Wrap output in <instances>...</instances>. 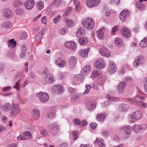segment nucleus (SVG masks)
Segmentation results:
<instances>
[{"label": "nucleus", "mask_w": 147, "mask_h": 147, "mask_svg": "<svg viewBox=\"0 0 147 147\" xmlns=\"http://www.w3.org/2000/svg\"><path fill=\"white\" fill-rule=\"evenodd\" d=\"M13 4L14 6L18 7L20 5H22L23 3L21 1L18 0H16L14 1Z\"/></svg>", "instance_id": "79ce46f5"}, {"label": "nucleus", "mask_w": 147, "mask_h": 147, "mask_svg": "<svg viewBox=\"0 0 147 147\" xmlns=\"http://www.w3.org/2000/svg\"><path fill=\"white\" fill-rule=\"evenodd\" d=\"M85 34V30L82 27H79L77 28L76 33V36L78 38H81L84 36Z\"/></svg>", "instance_id": "a211bd4d"}, {"label": "nucleus", "mask_w": 147, "mask_h": 147, "mask_svg": "<svg viewBox=\"0 0 147 147\" xmlns=\"http://www.w3.org/2000/svg\"><path fill=\"white\" fill-rule=\"evenodd\" d=\"M55 65L60 67H64L66 65V61L60 57L56 58L55 59Z\"/></svg>", "instance_id": "1a4fd4ad"}, {"label": "nucleus", "mask_w": 147, "mask_h": 147, "mask_svg": "<svg viewBox=\"0 0 147 147\" xmlns=\"http://www.w3.org/2000/svg\"><path fill=\"white\" fill-rule=\"evenodd\" d=\"M16 42L13 39L10 40L8 42V45L9 46H11V47L14 48L15 47L16 45Z\"/></svg>", "instance_id": "ea45409f"}, {"label": "nucleus", "mask_w": 147, "mask_h": 147, "mask_svg": "<svg viewBox=\"0 0 147 147\" xmlns=\"http://www.w3.org/2000/svg\"><path fill=\"white\" fill-rule=\"evenodd\" d=\"M139 45L142 48L146 47L147 46V40L143 39L140 42Z\"/></svg>", "instance_id": "f704fd0d"}, {"label": "nucleus", "mask_w": 147, "mask_h": 147, "mask_svg": "<svg viewBox=\"0 0 147 147\" xmlns=\"http://www.w3.org/2000/svg\"><path fill=\"white\" fill-rule=\"evenodd\" d=\"M11 107V104L7 102L3 105H1V109L4 112H7L10 110Z\"/></svg>", "instance_id": "412c9836"}, {"label": "nucleus", "mask_w": 147, "mask_h": 147, "mask_svg": "<svg viewBox=\"0 0 147 147\" xmlns=\"http://www.w3.org/2000/svg\"><path fill=\"white\" fill-rule=\"evenodd\" d=\"M146 125L145 124H142L141 126L138 124H135L133 126V128L134 131L138 134L142 133L146 128Z\"/></svg>", "instance_id": "0eeeda50"}, {"label": "nucleus", "mask_w": 147, "mask_h": 147, "mask_svg": "<svg viewBox=\"0 0 147 147\" xmlns=\"http://www.w3.org/2000/svg\"><path fill=\"white\" fill-rule=\"evenodd\" d=\"M21 110L19 105L17 104L12 103L10 111V115L13 117L18 115L20 112Z\"/></svg>", "instance_id": "20e7f679"}, {"label": "nucleus", "mask_w": 147, "mask_h": 147, "mask_svg": "<svg viewBox=\"0 0 147 147\" xmlns=\"http://www.w3.org/2000/svg\"><path fill=\"white\" fill-rule=\"evenodd\" d=\"M144 62L143 57L140 56L136 57L133 63V66L137 67L139 65H142Z\"/></svg>", "instance_id": "9d476101"}, {"label": "nucleus", "mask_w": 147, "mask_h": 147, "mask_svg": "<svg viewBox=\"0 0 147 147\" xmlns=\"http://www.w3.org/2000/svg\"><path fill=\"white\" fill-rule=\"evenodd\" d=\"M84 79L83 76L81 74L75 75L73 78L72 84L74 85L79 84L80 83L82 82Z\"/></svg>", "instance_id": "7ed1b4c3"}, {"label": "nucleus", "mask_w": 147, "mask_h": 147, "mask_svg": "<svg viewBox=\"0 0 147 147\" xmlns=\"http://www.w3.org/2000/svg\"><path fill=\"white\" fill-rule=\"evenodd\" d=\"M36 95L38 97L40 101L42 102H45L49 99V95L46 93L40 92L37 93Z\"/></svg>", "instance_id": "39448f33"}, {"label": "nucleus", "mask_w": 147, "mask_h": 147, "mask_svg": "<svg viewBox=\"0 0 147 147\" xmlns=\"http://www.w3.org/2000/svg\"><path fill=\"white\" fill-rule=\"evenodd\" d=\"M142 93L140 92H138L136 96L135 97V98H139L140 99L142 100H144L145 98L144 97L141 96H140V94Z\"/></svg>", "instance_id": "5fc2aeb1"}, {"label": "nucleus", "mask_w": 147, "mask_h": 147, "mask_svg": "<svg viewBox=\"0 0 147 147\" xmlns=\"http://www.w3.org/2000/svg\"><path fill=\"white\" fill-rule=\"evenodd\" d=\"M60 18L61 16L60 15H59L57 16L53 19V22L55 24L57 23L59 21Z\"/></svg>", "instance_id": "864d4df0"}, {"label": "nucleus", "mask_w": 147, "mask_h": 147, "mask_svg": "<svg viewBox=\"0 0 147 147\" xmlns=\"http://www.w3.org/2000/svg\"><path fill=\"white\" fill-rule=\"evenodd\" d=\"M36 5L38 9L40 11L43 8L44 3L42 1H40L36 3Z\"/></svg>", "instance_id": "72a5a7b5"}, {"label": "nucleus", "mask_w": 147, "mask_h": 147, "mask_svg": "<svg viewBox=\"0 0 147 147\" xmlns=\"http://www.w3.org/2000/svg\"><path fill=\"white\" fill-rule=\"evenodd\" d=\"M99 50L100 54L101 56L107 57L110 56V51L105 47H102L100 48Z\"/></svg>", "instance_id": "2eb2a0df"}, {"label": "nucleus", "mask_w": 147, "mask_h": 147, "mask_svg": "<svg viewBox=\"0 0 147 147\" xmlns=\"http://www.w3.org/2000/svg\"><path fill=\"white\" fill-rule=\"evenodd\" d=\"M88 42V40L86 38H83L79 39V42L81 45H85Z\"/></svg>", "instance_id": "4c0bfd02"}, {"label": "nucleus", "mask_w": 147, "mask_h": 147, "mask_svg": "<svg viewBox=\"0 0 147 147\" xmlns=\"http://www.w3.org/2000/svg\"><path fill=\"white\" fill-rule=\"evenodd\" d=\"M90 49V48L88 47L85 49H82L79 51V53L83 57H87Z\"/></svg>", "instance_id": "b1692460"}, {"label": "nucleus", "mask_w": 147, "mask_h": 147, "mask_svg": "<svg viewBox=\"0 0 147 147\" xmlns=\"http://www.w3.org/2000/svg\"><path fill=\"white\" fill-rule=\"evenodd\" d=\"M16 13L18 15H21L23 13L24 10L22 8L17 9L15 11Z\"/></svg>", "instance_id": "8fccbe9b"}, {"label": "nucleus", "mask_w": 147, "mask_h": 147, "mask_svg": "<svg viewBox=\"0 0 147 147\" xmlns=\"http://www.w3.org/2000/svg\"><path fill=\"white\" fill-rule=\"evenodd\" d=\"M127 84V83L125 82H121L120 83L118 86L117 88L119 92H123L125 86Z\"/></svg>", "instance_id": "cd10ccee"}, {"label": "nucleus", "mask_w": 147, "mask_h": 147, "mask_svg": "<svg viewBox=\"0 0 147 147\" xmlns=\"http://www.w3.org/2000/svg\"><path fill=\"white\" fill-rule=\"evenodd\" d=\"M28 36L27 33L26 32H23L22 34L21 38L23 40L26 38Z\"/></svg>", "instance_id": "680f3d73"}, {"label": "nucleus", "mask_w": 147, "mask_h": 147, "mask_svg": "<svg viewBox=\"0 0 147 147\" xmlns=\"http://www.w3.org/2000/svg\"><path fill=\"white\" fill-rule=\"evenodd\" d=\"M67 29L65 28H63L59 30V34L63 35L65 34L67 32Z\"/></svg>", "instance_id": "09e8293b"}, {"label": "nucleus", "mask_w": 147, "mask_h": 147, "mask_svg": "<svg viewBox=\"0 0 147 147\" xmlns=\"http://www.w3.org/2000/svg\"><path fill=\"white\" fill-rule=\"evenodd\" d=\"M62 2V0H54L50 5V7L51 6L59 7L61 5Z\"/></svg>", "instance_id": "c85d7f7f"}, {"label": "nucleus", "mask_w": 147, "mask_h": 147, "mask_svg": "<svg viewBox=\"0 0 147 147\" xmlns=\"http://www.w3.org/2000/svg\"><path fill=\"white\" fill-rule=\"evenodd\" d=\"M102 135L105 136H108L109 135V133L108 131H104L102 132Z\"/></svg>", "instance_id": "69168bd1"}, {"label": "nucleus", "mask_w": 147, "mask_h": 147, "mask_svg": "<svg viewBox=\"0 0 147 147\" xmlns=\"http://www.w3.org/2000/svg\"><path fill=\"white\" fill-rule=\"evenodd\" d=\"M107 98H108V99L112 101H116L119 100V98H114L109 96H108L107 97Z\"/></svg>", "instance_id": "6e6d98bb"}, {"label": "nucleus", "mask_w": 147, "mask_h": 147, "mask_svg": "<svg viewBox=\"0 0 147 147\" xmlns=\"http://www.w3.org/2000/svg\"><path fill=\"white\" fill-rule=\"evenodd\" d=\"M53 89L54 92L58 94H61L64 91L63 87L61 84L55 85L53 86Z\"/></svg>", "instance_id": "ddd939ff"}, {"label": "nucleus", "mask_w": 147, "mask_h": 147, "mask_svg": "<svg viewBox=\"0 0 147 147\" xmlns=\"http://www.w3.org/2000/svg\"><path fill=\"white\" fill-rule=\"evenodd\" d=\"M82 26L87 29L90 30L92 28L94 25V20L91 18H86L82 20Z\"/></svg>", "instance_id": "f257e3e1"}, {"label": "nucleus", "mask_w": 147, "mask_h": 147, "mask_svg": "<svg viewBox=\"0 0 147 147\" xmlns=\"http://www.w3.org/2000/svg\"><path fill=\"white\" fill-rule=\"evenodd\" d=\"M45 80L48 83H52L55 81V78L51 74H47L45 78Z\"/></svg>", "instance_id": "5701e85b"}, {"label": "nucleus", "mask_w": 147, "mask_h": 147, "mask_svg": "<svg viewBox=\"0 0 147 147\" xmlns=\"http://www.w3.org/2000/svg\"><path fill=\"white\" fill-rule=\"evenodd\" d=\"M7 129L5 127L0 125V135H4Z\"/></svg>", "instance_id": "a19ab883"}, {"label": "nucleus", "mask_w": 147, "mask_h": 147, "mask_svg": "<svg viewBox=\"0 0 147 147\" xmlns=\"http://www.w3.org/2000/svg\"><path fill=\"white\" fill-rule=\"evenodd\" d=\"M77 60V59L73 56H71L69 58V65L71 68H73L76 66Z\"/></svg>", "instance_id": "dca6fc26"}, {"label": "nucleus", "mask_w": 147, "mask_h": 147, "mask_svg": "<svg viewBox=\"0 0 147 147\" xmlns=\"http://www.w3.org/2000/svg\"><path fill=\"white\" fill-rule=\"evenodd\" d=\"M126 108V105L125 104L121 105L119 108V110L120 111H124Z\"/></svg>", "instance_id": "3c124183"}, {"label": "nucleus", "mask_w": 147, "mask_h": 147, "mask_svg": "<svg viewBox=\"0 0 147 147\" xmlns=\"http://www.w3.org/2000/svg\"><path fill=\"white\" fill-rule=\"evenodd\" d=\"M97 124L95 123H93L90 124L91 128L93 129H95L97 126Z\"/></svg>", "instance_id": "338daca9"}, {"label": "nucleus", "mask_w": 147, "mask_h": 147, "mask_svg": "<svg viewBox=\"0 0 147 147\" xmlns=\"http://www.w3.org/2000/svg\"><path fill=\"white\" fill-rule=\"evenodd\" d=\"M58 125L55 123H53L51 126V128L52 130L56 129L57 131H58Z\"/></svg>", "instance_id": "de8ad7c7"}, {"label": "nucleus", "mask_w": 147, "mask_h": 147, "mask_svg": "<svg viewBox=\"0 0 147 147\" xmlns=\"http://www.w3.org/2000/svg\"><path fill=\"white\" fill-rule=\"evenodd\" d=\"M100 1V0H88L86 1V4L88 7H95L98 5Z\"/></svg>", "instance_id": "9b49d317"}, {"label": "nucleus", "mask_w": 147, "mask_h": 147, "mask_svg": "<svg viewBox=\"0 0 147 147\" xmlns=\"http://www.w3.org/2000/svg\"><path fill=\"white\" fill-rule=\"evenodd\" d=\"M73 121L74 123L76 125H79L81 123V121L78 119H74Z\"/></svg>", "instance_id": "e2e57ef3"}, {"label": "nucleus", "mask_w": 147, "mask_h": 147, "mask_svg": "<svg viewBox=\"0 0 147 147\" xmlns=\"http://www.w3.org/2000/svg\"><path fill=\"white\" fill-rule=\"evenodd\" d=\"M106 66V63L103 59H100L96 60L94 63V67L96 68L102 69Z\"/></svg>", "instance_id": "6e6552de"}, {"label": "nucleus", "mask_w": 147, "mask_h": 147, "mask_svg": "<svg viewBox=\"0 0 147 147\" xmlns=\"http://www.w3.org/2000/svg\"><path fill=\"white\" fill-rule=\"evenodd\" d=\"M94 143L97 144L99 147H105V145L103 142V140L101 138H96Z\"/></svg>", "instance_id": "bb28decb"}, {"label": "nucleus", "mask_w": 147, "mask_h": 147, "mask_svg": "<svg viewBox=\"0 0 147 147\" xmlns=\"http://www.w3.org/2000/svg\"><path fill=\"white\" fill-rule=\"evenodd\" d=\"M23 134L24 135L27 136L30 139L32 137L31 133L28 131H26L23 132Z\"/></svg>", "instance_id": "603ef678"}, {"label": "nucleus", "mask_w": 147, "mask_h": 147, "mask_svg": "<svg viewBox=\"0 0 147 147\" xmlns=\"http://www.w3.org/2000/svg\"><path fill=\"white\" fill-rule=\"evenodd\" d=\"M121 131H123L126 134H131L132 129L131 126H124L120 129Z\"/></svg>", "instance_id": "4be33fe9"}, {"label": "nucleus", "mask_w": 147, "mask_h": 147, "mask_svg": "<svg viewBox=\"0 0 147 147\" xmlns=\"http://www.w3.org/2000/svg\"><path fill=\"white\" fill-rule=\"evenodd\" d=\"M32 117L36 120L38 119L40 117V113L39 111L37 109L34 110L32 112Z\"/></svg>", "instance_id": "a878e982"}, {"label": "nucleus", "mask_w": 147, "mask_h": 147, "mask_svg": "<svg viewBox=\"0 0 147 147\" xmlns=\"http://www.w3.org/2000/svg\"><path fill=\"white\" fill-rule=\"evenodd\" d=\"M136 4L137 7L139 9L142 10L145 9L146 6L144 4H142L139 2H136Z\"/></svg>", "instance_id": "c9c22d12"}, {"label": "nucleus", "mask_w": 147, "mask_h": 147, "mask_svg": "<svg viewBox=\"0 0 147 147\" xmlns=\"http://www.w3.org/2000/svg\"><path fill=\"white\" fill-rule=\"evenodd\" d=\"M91 71V67L89 65H86L81 71V73L84 75H86L90 73Z\"/></svg>", "instance_id": "aec40b11"}, {"label": "nucleus", "mask_w": 147, "mask_h": 147, "mask_svg": "<svg viewBox=\"0 0 147 147\" xmlns=\"http://www.w3.org/2000/svg\"><path fill=\"white\" fill-rule=\"evenodd\" d=\"M95 107V104L93 102H89L87 104V108L88 110L94 109Z\"/></svg>", "instance_id": "473e14b6"}, {"label": "nucleus", "mask_w": 147, "mask_h": 147, "mask_svg": "<svg viewBox=\"0 0 147 147\" xmlns=\"http://www.w3.org/2000/svg\"><path fill=\"white\" fill-rule=\"evenodd\" d=\"M144 88L145 92L147 93V79H146L145 81Z\"/></svg>", "instance_id": "774afa93"}, {"label": "nucleus", "mask_w": 147, "mask_h": 147, "mask_svg": "<svg viewBox=\"0 0 147 147\" xmlns=\"http://www.w3.org/2000/svg\"><path fill=\"white\" fill-rule=\"evenodd\" d=\"M55 115V112L50 113L48 115V116L50 119L53 118Z\"/></svg>", "instance_id": "052dcab7"}, {"label": "nucleus", "mask_w": 147, "mask_h": 147, "mask_svg": "<svg viewBox=\"0 0 147 147\" xmlns=\"http://www.w3.org/2000/svg\"><path fill=\"white\" fill-rule=\"evenodd\" d=\"M17 139L19 140H26L27 138L26 137L22 135H20L17 137Z\"/></svg>", "instance_id": "bf43d9fd"}, {"label": "nucleus", "mask_w": 147, "mask_h": 147, "mask_svg": "<svg viewBox=\"0 0 147 147\" xmlns=\"http://www.w3.org/2000/svg\"><path fill=\"white\" fill-rule=\"evenodd\" d=\"M115 43L116 46L119 47L122 45L123 43V40L121 38L117 37L115 38Z\"/></svg>", "instance_id": "2f4dec72"}, {"label": "nucleus", "mask_w": 147, "mask_h": 147, "mask_svg": "<svg viewBox=\"0 0 147 147\" xmlns=\"http://www.w3.org/2000/svg\"><path fill=\"white\" fill-rule=\"evenodd\" d=\"M35 3V1L33 0H27L25 3V7L27 9L30 10L33 7Z\"/></svg>", "instance_id": "f3484780"}, {"label": "nucleus", "mask_w": 147, "mask_h": 147, "mask_svg": "<svg viewBox=\"0 0 147 147\" xmlns=\"http://www.w3.org/2000/svg\"><path fill=\"white\" fill-rule=\"evenodd\" d=\"M121 33L122 35L125 38H129L131 36V33L129 30L126 27H123L121 28Z\"/></svg>", "instance_id": "6ab92c4d"}, {"label": "nucleus", "mask_w": 147, "mask_h": 147, "mask_svg": "<svg viewBox=\"0 0 147 147\" xmlns=\"http://www.w3.org/2000/svg\"><path fill=\"white\" fill-rule=\"evenodd\" d=\"M72 134H73V139L74 140H75L78 138V133H77L76 132L74 131L72 132Z\"/></svg>", "instance_id": "0e129e2a"}, {"label": "nucleus", "mask_w": 147, "mask_h": 147, "mask_svg": "<svg viewBox=\"0 0 147 147\" xmlns=\"http://www.w3.org/2000/svg\"><path fill=\"white\" fill-rule=\"evenodd\" d=\"M4 16L6 18H11L12 16V11L9 9H6L4 10Z\"/></svg>", "instance_id": "393cba45"}, {"label": "nucleus", "mask_w": 147, "mask_h": 147, "mask_svg": "<svg viewBox=\"0 0 147 147\" xmlns=\"http://www.w3.org/2000/svg\"><path fill=\"white\" fill-rule=\"evenodd\" d=\"M7 55L10 58H12L14 55V51H8L7 53Z\"/></svg>", "instance_id": "4d7b16f0"}, {"label": "nucleus", "mask_w": 147, "mask_h": 147, "mask_svg": "<svg viewBox=\"0 0 147 147\" xmlns=\"http://www.w3.org/2000/svg\"><path fill=\"white\" fill-rule=\"evenodd\" d=\"M97 36L98 38L100 39H103V32L102 30H100L97 31L96 32Z\"/></svg>", "instance_id": "e433bc0d"}, {"label": "nucleus", "mask_w": 147, "mask_h": 147, "mask_svg": "<svg viewBox=\"0 0 147 147\" xmlns=\"http://www.w3.org/2000/svg\"><path fill=\"white\" fill-rule=\"evenodd\" d=\"M11 24L9 22H5L3 23V27L4 28H8L11 26Z\"/></svg>", "instance_id": "a18cd8bd"}, {"label": "nucleus", "mask_w": 147, "mask_h": 147, "mask_svg": "<svg viewBox=\"0 0 147 147\" xmlns=\"http://www.w3.org/2000/svg\"><path fill=\"white\" fill-rule=\"evenodd\" d=\"M137 104L140 106L145 108L147 107V104L141 101H138Z\"/></svg>", "instance_id": "58836bf2"}, {"label": "nucleus", "mask_w": 147, "mask_h": 147, "mask_svg": "<svg viewBox=\"0 0 147 147\" xmlns=\"http://www.w3.org/2000/svg\"><path fill=\"white\" fill-rule=\"evenodd\" d=\"M99 75V74L97 70H94L92 71L91 76L92 78H94L98 76Z\"/></svg>", "instance_id": "c03bdc74"}, {"label": "nucleus", "mask_w": 147, "mask_h": 147, "mask_svg": "<svg viewBox=\"0 0 147 147\" xmlns=\"http://www.w3.org/2000/svg\"><path fill=\"white\" fill-rule=\"evenodd\" d=\"M64 45L66 48L71 49L73 50H75L77 47L76 44L73 41L66 42L64 44Z\"/></svg>", "instance_id": "4468645a"}, {"label": "nucleus", "mask_w": 147, "mask_h": 147, "mask_svg": "<svg viewBox=\"0 0 147 147\" xmlns=\"http://www.w3.org/2000/svg\"><path fill=\"white\" fill-rule=\"evenodd\" d=\"M117 70V67L116 64L113 61L109 62L108 66L107 73L110 74H114Z\"/></svg>", "instance_id": "423d86ee"}, {"label": "nucleus", "mask_w": 147, "mask_h": 147, "mask_svg": "<svg viewBox=\"0 0 147 147\" xmlns=\"http://www.w3.org/2000/svg\"><path fill=\"white\" fill-rule=\"evenodd\" d=\"M142 117V113L139 111H137L129 116V120L130 122H133L140 119Z\"/></svg>", "instance_id": "f03ea898"}, {"label": "nucleus", "mask_w": 147, "mask_h": 147, "mask_svg": "<svg viewBox=\"0 0 147 147\" xmlns=\"http://www.w3.org/2000/svg\"><path fill=\"white\" fill-rule=\"evenodd\" d=\"M86 90L83 93L84 94H88L91 88V86L89 85H86Z\"/></svg>", "instance_id": "49530a36"}, {"label": "nucleus", "mask_w": 147, "mask_h": 147, "mask_svg": "<svg viewBox=\"0 0 147 147\" xmlns=\"http://www.w3.org/2000/svg\"><path fill=\"white\" fill-rule=\"evenodd\" d=\"M106 78L105 76H102L98 79V82L100 84H102L105 82Z\"/></svg>", "instance_id": "37998d69"}, {"label": "nucleus", "mask_w": 147, "mask_h": 147, "mask_svg": "<svg viewBox=\"0 0 147 147\" xmlns=\"http://www.w3.org/2000/svg\"><path fill=\"white\" fill-rule=\"evenodd\" d=\"M129 15V11L128 10H124L121 11L119 16V18L121 20L123 21Z\"/></svg>", "instance_id": "f8f14e48"}, {"label": "nucleus", "mask_w": 147, "mask_h": 147, "mask_svg": "<svg viewBox=\"0 0 147 147\" xmlns=\"http://www.w3.org/2000/svg\"><path fill=\"white\" fill-rule=\"evenodd\" d=\"M64 21L68 26L71 27L73 26V22L71 20L66 18L64 19Z\"/></svg>", "instance_id": "c756f323"}, {"label": "nucleus", "mask_w": 147, "mask_h": 147, "mask_svg": "<svg viewBox=\"0 0 147 147\" xmlns=\"http://www.w3.org/2000/svg\"><path fill=\"white\" fill-rule=\"evenodd\" d=\"M105 118L106 116L105 115L100 114L97 115L96 117L97 120L100 121H103L105 120Z\"/></svg>", "instance_id": "7c9ffc66"}, {"label": "nucleus", "mask_w": 147, "mask_h": 147, "mask_svg": "<svg viewBox=\"0 0 147 147\" xmlns=\"http://www.w3.org/2000/svg\"><path fill=\"white\" fill-rule=\"evenodd\" d=\"M118 27L117 26H115L113 27L111 30V34H113L116 31L118 30Z\"/></svg>", "instance_id": "13d9d810"}]
</instances>
